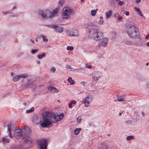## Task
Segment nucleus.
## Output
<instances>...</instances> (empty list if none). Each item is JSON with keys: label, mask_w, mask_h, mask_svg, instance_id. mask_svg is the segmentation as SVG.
<instances>
[{"label": "nucleus", "mask_w": 149, "mask_h": 149, "mask_svg": "<svg viewBox=\"0 0 149 149\" xmlns=\"http://www.w3.org/2000/svg\"><path fill=\"white\" fill-rule=\"evenodd\" d=\"M63 12L62 13L63 18L65 19H67L69 16L71 14L74 13V10L70 9L68 7H66L64 8Z\"/></svg>", "instance_id": "obj_5"}, {"label": "nucleus", "mask_w": 149, "mask_h": 149, "mask_svg": "<svg viewBox=\"0 0 149 149\" xmlns=\"http://www.w3.org/2000/svg\"><path fill=\"white\" fill-rule=\"evenodd\" d=\"M126 44L128 45H129L131 44V42L129 41H127L126 42Z\"/></svg>", "instance_id": "obj_41"}, {"label": "nucleus", "mask_w": 149, "mask_h": 149, "mask_svg": "<svg viewBox=\"0 0 149 149\" xmlns=\"http://www.w3.org/2000/svg\"><path fill=\"white\" fill-rule=\"evenodd\" d=\"M38 13L44 19H47L52 16V13L48 10H46L45 11L40 10Z\"/></svg>", "instance_id": "obj_7"}, {"label": "nucleus", "mask_w": 149, "mask_h": 149, "mask_svg": "<svg viewBox=\"0 0 149 149\" xmlns=\"http://www.w3.org/2000/svg\"><path fill=\"white\" fill-rule=\"evenodd\" d=\"M101 73L99 71H94L92 74L93 79L95 81H98L99 80V79L101 77Z\"/></svg>", "instance_id": "obj_10"}, {"label": "nucleus", "mask_w": 149, "mask_h": 149, "mask_svg": "<svg viewBox=\"0 0 149 149\" xmlns=\"http://www.w3.org/2000/svg\"><path fill=\"white\" fill-rule=\"evenodd\" d=\"M122 115V113H119V116H121Z\"/></svg>", "instance_id": "obj_61"}, {"label": "nucleus", "mask_w": 149, "mask_h": 149, "mask_svg": "<svg viewBox=\"0 0 149 149\" xmlns=\"http://www.w3.org/2000/svg\"><path fill=\"white\" fill-rule=\"evenodd\" d=\"M38 51V49H33L31 51V52L32 54H34L35 53H37Z\"/></svg>", "instance_id": "obj_34"}, {"label": "nucleus", "mask_w": 149, "mask_h": 149, "mask_svg": "<svg viewBox=\"0 0 149 149\" xmlns=\"http://www.w3.org/2000/svg\"><path fill=\"white\" fill-rule=\"evenodd\" d=\"M95 27V24L93 23H90L88 25L87 31L88 33H91L95 40H100L104 37V35L102 33L98 31L97 29Z\"/></svg>", "instance_id": "obj_1"}, {"label": "nucleus", "mask_w": 149, "mask_h": 149, "mask_svg": "<svg viewBox=\"0 0 149 149\" xmlns=\"http://www.w3.org/2000/svg\"><path fill=\"white\" fill-rule=\"evenodd\" d=\"M3 13H11V12H9V11H8V12H3Z\"/></svg>", "instance_id": "obj_53"}, {"label": "nucleus", "mask_w": 149, "mask_h": 149, "mask_svg": "<svg viewBox=\"0 0 149 149\" xmlns=\"http://www.w3.org/2000/svg\"><path fill=\"white\" fill-rule=\"evenodd\" d=\"M118 20L119 21H121L122 20V18L121 17H119L118 18Z\"/></svg>", "instance_id": "obj_46"}, {"label": "nucleus", "mask_w": 149, "mask_h": 149, "mask_svg": "<svg viewBox=\"0 0 149 149\" xmlns=\"http://www.w3.org/2000/svg\"><path fill=\"white\" fill-rule=\"evenodd\" d=\"M53 28L54 29L55 31L57 32L61 33L63 31V28L61 27L56 26V25H54L53 26Z\"/></svg>", "instance_id": "obj_13"}, {"label": "nucleus", "mask_w": 149, "mask_h": 149, "mask_svg": "<svg viewBox=\"0 0 149 149\" xmlns=\"http://www.w3.org/2000/svg\"><path fill=\"white\" fill-rule=\"evenodd\" d=\"M39 149H47L48 146L47 140L46 139H41L37 141Z\"/></svg>", "instance_id": "obj_8"}, {"label": "nucleus", "mask_w": 149, "mask_h": 149, "mask_svg": "<svg viewBox=\"0 0 149 149\" xmlns=\"http://www.w3.org/2000/svg\"><path fill=\"white\" fill-rule=\"evenodd\" d=\"M126 33L131 38H139L140 34L137 28L132 25L127 26Z\"/></svg>", "instance_id": "obj_2"}, {"label": "nucleus", "mask_w": 149, "mask_h": 149, "mask_svg": "<svg viewBox=\"0 0 149 149\" xmlns=\"http://www.w3.org/2000/svg\"><path fill=\"white\" fill-rule=\"evenodd\" d=\"M81 118H79V117L78 118L77 120V122L78 123H80L81 122Z\"/></svg>", "instance_id": "obj_35"}, {"label": "nucleus", "mask_w": 149, "mask_h": 149, "mask_svg": "<svg viewBox=\"0 0 149 149\" xmlns=\"http://www.w3.org/2000/svg\"><path fill=\"white\" fill-rule=\"evenodd\" d=\"M133 136H130L127 137L126 138V139L127 141H130L133 139Z\"/></svg>", "instance_id": "obj_31"}, {"label": "nucleus", "mask_w": 149, "mask_h": 149, "mask_svg": "<svg viewBox=\"0 0 149 149\" xmlns=\"http://www.w3.org/2000/svg\"><path fill=\"white\" fill-rule=\"evenodd\" d=\"M16 8V7H13V10H14V9H15Z\"/></svg>", "instance_id": "obj_60"}, {"label": "nucleus", "mask_w": 149, "mask_h": 149, "mask_svg": "<svg viewBox=\"0 0 149 149\" xmlns=\"http://www.w3.org/2000/svg\"><path fill=\"white\" fill-rule=\"evenodd\" d=\"M58 12V9L56 8L55 10H53V13H52V16H54Z\"/></svg>", "instance_id": "obj_28"}, {"label": "nucleus", "mask_w": 149, "mask_h": 149, "mask_svg": "<svg viewBox=\"0 0 149 149\" xmlns=\"http://www.w3.org/2000/svg\"><path fill=\"white\" fill-rule=\"evenodd\" d=\"M72 104H71V103L70 102V103L69 104V108H72Z\"/></svg>", "instance_id": "obj_44"}, {"label": "nucleus", "mask_w": 149, "mask_h": 149, "mask_svg": "<svg viewBox=\"0 0 149 149\" xmlns=\"http://www.w3.org/2000/svg\"><path fill=\"white\" fill-rule=\"evenodd\" d=\"M56 70V69L55 67H53L51 69V71H53V72H54Z\"/></svg>", "instance_id": "obj_36"}, {"label": "nucleus", "mask_w": 149, "mask_h": 149, "mask_svg": "<svg viewBox=\"0 0 149 149\" xmlns=\"http://www.w3.org/2000/svg\"><path fill=\"white\" fill-rule=\"evenodd\" d=\"M97 10H98L97 9H96V10H92L91 12V15L93 16H95L96 13V11Z\"/></svg>", "instance_id": "obj_27"}, {"label": "nucleus", "mask_w": 149, "mask_h": 149, "mask_svg": "<svg viewBox=\"0 0 149 149\" xmlns=\"http://www.w3.org/2000/svg\"><path fill=\"white\" fill-rule=\"evenodd\" d=\"M81 84L83 86H85L86 83L84 81H82L81 83Z\"/></svg>", "instance_id": "obj_45"}, {"label": "nucleus", "mask_w": 149, "mask_h": 149, "mask_svg": "<svg viewBox=\"0 0 149 149\" xmlns=\"http://www.w3.org/2000/svg\"><path fill=\"white\" fill-rule=\"evenodd\" d=\"M34 107H32L31 109H30L26 110V112L27 113H29L31 112H32L34 111Z\"/></svg>", "instance_id": "obj_30"}, {"label": "nucleus", "mask_w": 149, "mask_h": 149, "mask_svg": "<svg viewBox=\"0 0 149 149\" xmlns=\"http://www.w3.org/2000/svg\"><path fill=\"white\" fill-rule=\"evenodd\" d=\"M1 140L3 142H9L10 141V139L5 137H3L2 138Z\"/></svg>", "instance_id": "obj_20"}, {"label": "nucleus", "mask_w": 149, "mask_h": 149, "mask_svg": "<svg viewBox=\"0 0 149 149\" xmlns=\"http://www.w3.org/2000/svg\"><path fill=\"white\" fill-rule=\"evenodd\" d=\"M33 121L35 124H37L40 122L39 119L36 117L33 118Z\"/></svg>", "instance_id": "obj_19"}, {"label": "nucleus", "mask_w": 149, "mask_h": 149, "mask_svg": "<svg viewBox=\"0 0 149 149\" xmlns=\"http://www.w3.org/2000/svg\"><path fill=\"white\" fill-rule=\"evenodd\" d=\"M23 104H24V105H26V103H23Z\"/></svg>", "instance_id": "obj_63"}, {"label": "nucleus", "mask_w": 149, "mask_h": 149, "mask_svg": "<svg viewBox=\"0 0 149 149\" xmlns=\"http://www.w3.org/2000/svg\"><path fill=\"white\" fill-rule=\"evenodd\" d=\"M107 147L105 144L102 145L100 148V149H107Z\"/></svg>", "instance_id": "obj_32"}, {"label": "nucleus", "mask_w": 149, "mask_h": 149, "mask_svg": "<svg viewBox=\"0 0 149 149\" xmlns=\"http://www.w3.org/2000/svg\"><path fill=\"white\" fill-rule=\"evenodd\" d=\"M86 67L89 69H91L92 68V66L91 65L88 66L86 65Z\"/></svg>", "instance_id": "obj_42"}, {"label": "nucleus", "mask_w": 149, "mask_h": 149, "mask_svg": "<svg viewBox=\"0 0 149 149\" xmlns=\"http://www.w3.org/2000/svg\"><path fill=\"white\" fill-rule=\"evenodd\" d=\"M19 78H26L28 77V75L27 74H22L20 75H19Z\"/></svg>", "instance_id": "obj_18"}, {"label": "nucleus", "mask_w": 149, "mask_h": 149, "mask_svg": "<svg viewBox=\"0 0 149 149\" xmlns=\"http://www.w3.org/2000/svg\"><path fill=\"white\" fill-rule=\"evenodd\" d=\"M103 22L104 21L103 19H100V20L99 21V23L100 24H102Z\"/></svg>", "instance_id": "obj_38"}, {"label": "nucleus", "mask_w": 149, "mask_h": 149, "mask_svg": "<svg viewBox=\"0 0 149 149\" xmlns=\"http://www.w3.org/2000/svg\"><path fill=\"white\" fill-rule=\"evenodd\" d=\"M66 67L67 68H70V69H72V68L71 67V66L70 65H69L67 64L66 65Z\"/></svg>", "instance_id": "obj_43"}, {"label": "nucleus", "mask_w": 149, "mask_h": 149, "mask_svg": "<svg viewBox=\"0 0 149 149\" xmlns=\"http://www.w3.org/2000/svg\"><path fill=\"white\" fill-rule=\"evenodd\" d=\"M17 130L16 125L15 124L9 123L7 125V133L10 138H12L13 136L11 135L12 132L14 133Z\"/></svg>", "instance_id": "obj_6"}, {"label": "nucleus", "mask_w": 149, "mask_h": 149, "mask_svg": "<svg viewBox=\"0 0 149 149\" xmlns=\"http://www.w3.org/2000/svg\"><path fill=\"white\" fill-rule=\"evenodd\" d=\"M24 134H30L31 133V130L28 127H25L22 130Z\"/></svg>", "instance_id": "obj_14"}, {"label": "nucleus", "mask_w": 149, "mask_h": 149, "mask_svg": "<svg viewBox=\"0 0 149 149\" xmlns=\"http://www.w3.org/2000/svg\"><path fill=\"white\" fill-rule=\"evenodd\" d=\"M36 62L37 63H40V62L39 61V60H37V61H36Z\"/></svg>", "instance_id": "obj_56"}, {"label": "nucleus", "mask_w": 149, "mask_h": 149, "mask_svg": "<svg viewBox=\"0 0 149 149\" xmlns=\"http://www.w3.org/2000/svg\"><path fill=\"white\" fill-rule=\"evenodd\" d=\"M46 55V54L44 52H43L42 54L38 55V58L39 59H41L42 57H45Z\"/></svg>", "instance_id": "obj_24"}, {"label": "nucleus", "mask_w": 149, "mask_h": 149, "mask_svg": "<svg viewBox=\"0 0 149 149\" xmlns=\"http://www.w3.org/2000/svg\"><path fill=\"white\" fill-rule=\"evenodd\" d=\"M114 16V17H116L117 16V14L116 13L115 14Z\"/></svg>", "instance_id": "obj_57"}, {"label": "nucleus", "mask_w": 149, "mask_h": 149, "mask_svg": "<svg viewBox=\"0 0 149 149\" xmlns=\"http://www.w3.org/2000/svg\"><path fill=\"white\" fill-rule=\"evenodd\" d=\"M30 41L31 42H32L33 43H34V41L32 39H30Z\"/></svg>", "instance_id": "obj_52"}, {"label": "nucleus", "mask_w": 149, "mask_h": 149, "mask_svg": "<svg viewBox=\"0 0 149 149\" xmlns=\"http://www.w3.org/2000/svg\"><path fill=\"white\" fill-rule=\"evenodd\" d=\"M139 40L140 43H142L143 41L142 39H141V38L139 39Z\"/></svg>", "instance_id": "obj_50"}, {"label": "nucleus", "mask_w": 149, "mask_h": 149, "mask_svg": "<svg viewBox=\"0 0 149 149\" xmlns=\"http://www.w3.org/2000/svg\"><path fill=\"white\" fill-rule=\"evenodd\" d=\"M138 14L141 17H143V15L142 13L141 12V11L140 10L139 12H138Z\"/></svg>", "instance_id": "obj_37"}, {"label": "nucleus", "mask_w": 149, "mask_h": 149, "mask_svg": "<svg viewBox=\"0 0 149 149\" xmlns=\"http://www.w3.org/2000/svg\"><path fill=\"white\" fill-rule=\"evenodd\" d=\"M9 149H22L21 146H12Z\"/></svg>", "instance_id": "obj_29"}, {"label": "nucleus", "mask_w": 149, "mask_h": 149, "mask_svg": "<svg viewBox=\"0 0 149 149\" xmlns=\"http://www.w3.org/2000/svg\"><path fill=\"white\" fill-rule=\"evenodd\" d=\"M49 89L50 90V91H52L56 93H57L58 91L56 89V88L52 86L49 87Z\"/></svg>", "instance_id": "obj_17"}, {"label": "nucleus", "mask_w": 149, "mask_h": 149, "mask_svg": "<svg viewBox=\"0 0 149 149\" xmlns=\"http://www.w3.org/2000/svg\"><path fill=\"white\" fill-rule=\"evenodd\" d=\"M72 104H76V102L75 101L73 100L70 102Z\"/></svg>", "instance_id": "obj_40"}, {"label": "nucleus", "mask_w": 149, "mask_h": 149, "mask_svg": "<svg viewBox=\"0 0 149 149\" xmlns=\"http://www.w3.org/2000/svg\"><path fill=\"white\" fill-rule=\"evenodd\" d=\"M40 36L42 38L43 41L45 42H47L48 41V39L46 38L44 35H41Z\"/></svg>", "instance_id": "obj_26"}, {"label": "nucleus", "mask_w": 149, "mask_h": 149, "mask_svg": "<svg viewBox=\"0 0 149 149\" xmlns=\"http://www.w3.org/2000/svg\"><path fill=\"white\" fill-rule=\"evenodd\" d=\"M92 101V98L90 97L87 96L83 100L82 102L84 104L85 107H88L89 106L90 102Z\"/></svg>", "instance_id": "obj_11"}, {"label": "nucleus", "mask_w": 149, "mask_h": 149, "mask_svg": "<svg viewBox=\"0 0 149 149\" xmlns=\"http://www.w3.org/2000/svg\"><path fill=\"white\" fill-rule=\"evenodd\" d=\"M125 15H129V13L128 11H126L125 13Z\"/></svg>", "instance_id": "obj_49"}, {"label": "nucleus", "mask_w": 149, "mask_h": 149, "mask_svg": "<svg viewBox=\"0 0 149 149\" xmlns=\"http://www.w3.org/2000/svg\"><path fill=\"white\" fill-rule=\"evenodd\" d=\"M84 1V0H81V2H83Z\"/></svg>", "instance_id": "obj_64"}, {"label": "nucleus", "mask_w": 149, "mask_h": 149, "mask_svg": "<svg viewBox=\"0 0 149 149\" xmlns=\"http://www.w3.org/2000/svg\"><path fill=\"white\" fill-rule=\"evenodd\" d=\"M68 81L72 85L74 84V82L71 77H69L68 79Z\"/></svg>", "instance_id": "obj_22"}, {"label": "nucleus", "mask_w": 149, "mask_h": 149, "mask_svg": "<svg viewBox=\"0 0 149 149\" xmlns=\"http://www.w3.org/2000/svg\"><path fill=\"white\" fill-rule=\"evenodd\" d=\"M78 34V32L77 30H74L72 31L69 32V35L70 36H77Z\"/></svg>", "instance_id": "obj_15"}, {"label": "nucleus", "mask_w": 149, "mask_h": 149, "mask_svg": "<svg viewBox=\"0 0 149 149\" xmlns=\"http://www.w3.org/2000/svg\"><path fill=\"white\" fill-rule=\"evenodd\" d=\"M19 77L18 75H16L13 77V80L14 81H18L19 79Z\"/></svg>", "instance_id": "obj_23"}, {"label": "nucleus", "mask_w": 149, "mask_h": 149, "mask_svg": "<svg viewBox=\"0 0 149 149\" xmlns=\"http://www.w3.org/2000/svg\"><path fill=\"white\" fill-rule=\"evenodd\" d=\"M52 122L48 115H46L43 116L42 123H41L42 127H43L49 128L50 126L52 125Z\"/></svg>", "instance_id": "obj_4"}, {"label": "nucleus", "mask_w": 149, "mask_h": 149, "mask_svg": "<svg viewBox=\"0 0 149 149\" xmlns=\"http://www.w3.org/2000/svg\"><path fill=\"white\" fill-rule=\"evenodd\" d=\"M81 130V129L80 128H76L75 129L74 131V134L75 135L78 134L79 133L80 131Z\"/></svg>", "instance_id": "obj_21"}, {"label": "nucleus", "mask_w": 149, "mask_h": 149, "mask_svg": "<svg viewBox=\"0 0 149 149\" xmlns=\"http://www.w3.org/2000/svg\"><path fill=\"white\" fill-rule=\"evenodd\" d=\"M74 49V47H70V46H68L67 47V49L68 50H72Z\"/></svg>", "instance_id": "obj_33"}, {"label": "nucleus", "mask_w": 149, "mask_h": 149, "mask_svg": "<svg viewBox=\"0 0 149 149\" xmlns=\"http://www.w3.org/2000/svg\"><path fill=\"white\" fill-rule=\"evenodd\" d=\"M100 19H103V17H102L101 16L100 17Z\"/></svg>", "instance_id": "obj_58"}, {"label": "nucleus", "mask_w": 149, "mask_h": 149, "mask_svg": "<svg viewBox=\"0 0 149 149\" xmlns=\"http://www.w3.org/2000/svg\"><path fill=\"white\" fill-rule=\"evenodd\" d=\"M118 4L120 6L123 5V2L122 1H120L119 3Z\"/></svg>", "instance_id": "obj_47"}, {"label": "nucleus", "mask_w": 149, "mask_h": 149, "mask_svg": "<svg viewBox=\"0 0 149 149\" xmlns=\"http://www.w3.org/2000/svg\"><path fill=\"white\" fill-rule=\"evenodd\" d=\"M64 115L63 113H62L59 115H56L54 113L51 114V116L52 118H54V120L53 121L54 123H57L60 120L62 119L64 117Z\"/></svg>", "instance_id": "obj_9"}, {"label": "nucleus", "mask_w": 149, "mask_h": 149, "mask_svg": "<svg viewBox=\"0 0 149 149\" xmlns=\"http://www.w3.org/2000/svg\"><path fill=\"white\" fill-rule=\"evenodd\" d=\"M117 98L118 101H123L124 100V98L122 96H118Z\"/></svg>", "instance_id": "obj_25"}, {"label": "nucleus", "mask_w": 149, "mask_h": 149, "mask_svg": "<svg viewBox=\"0 0 149 149\" xmlns=\"http://www.w3.org/2000/svg\"><path fill=\"white\" fill-rule=\"evenodd\" d=\"M147 87L148 88H149V84H147Z\"/></svg>", "instance_id": "obj_59"}, {"label": "nucleus", "mask_w": 149, "mask_h": 149, "mask_svg": "<svg viewBox=\"0 0 149 149\" xmlns=\"http://www.w3.org/2000/svg\"><path fill=\"white\" fill-rule=\"evenodd\" d=\"M112 10H110L109 11L106 12V18L107 19L110 18L112 15Z\"/></svg>", "instance_id": "obj_16"}, {"label": "nucleus", "mask_w": 149, "mask_h": 149, "mask_svg": "<svg viewBox=\"0 0 149 149\" xmlns=\"http://www.w3.org/2000/svg\"><path fill=\"white\" fill-rule=\"evenodd\" d=\"M142 115L144 116L145 115V113L144 112L142 111L141 113Z\"/></svg>", "instance_id": "obj_54"}, {"label": "nucleus", "mask_w": 149, "mask_h": 149, "mask_svg": "<svg viewBox=\"0 0 149 149\" xmlns=\"http://www.w3.org/2000/svg\"><path fill=\"white\" fill-rule=\"evenodd\" d=\"M146 45L149 47V42H148L146 43Z\"/></svg>", "instance_id": "obj_55"}, {"label": "nucleus", "mask_w": 149, "mask_h": 149, "mask_svg": "<svg viewBox=\"0 0 149 149\" xmlns=\"http://www.w3.org/2000/svg\"><path fill=\"white\" fill-rule=\"evenodd\" d=\"M15 136V137L19 139L22 138L26 141H29V137L26 134H23L22 130L21 129H17L14 132Z\"/></svg>", "instance_id": "obj_3"}, {"label": "nucleus", "mask_w": 149, "mask_h": 149, "mask_svg": "<svg viewBox=\"0 0 149 149\" xmlns=\"http://www.w3.org/2000/svg\"><path fill=\"white\" fill-rule=\"evenodd\" d=\"M148 64H149V63H148L146 64V65H148Z\"/></svg>", "instance_id": "obj_62"}, {"label": "nucleus", "mask_w": 149, "mask_h": 149, "mask_svg": "<svg viewBox=\"0 0 149 149\" xmlns=\"http://www.w3.org/2000/svg\"><path fill=\"white\" fill-rule=\"evenodd\" d=\"M134 8L135 10L137 12H139L140 11L139 9L136 7H135Z\"/></svg>", "instance_id": "obj_39"}, {"label": "nucleus", "mask_w": 149, "mask_h": 149, "mask_svg": "<svg viewBox=\"0 0 149 149\" xmlns=\"http://www.w3.org/2000/svg\"><path fill=\"white\" fill-rule=\"evenodd\" d=\"M108 43V39L107 37H105L99 43L100 45L103 47H106Z\"/></svg>", "instance_id": "obj_12"}, {"label": "nucleus", "mask_w": 149, "mask_h": 149, "mask_svg": "<svg viewBox=\"0 0 149 149\" xmlns=\"http://www.w3.org/2000/svg\"><path fill=\"white\" fill-rule=\"evenodd\" d=\"M141 0H136V2L137 4H139L141 2Z\"/></svg>", "instance_id": "obj_48"}, {"label": "nucleus", "mask_w": 149, "mask_h": 149, "mask_svg": "<svg viewBox=\"0 0 149 149\" xmlns=\"http://www.w3.org/2000/svg\"><path fill=\"white\" fill-rule=\"evenodd\" d=\"M146 38V39H148L149 38V35H147L145 37Z\"/></svg>", "instance_id": "obj_51"}]
</instances>
